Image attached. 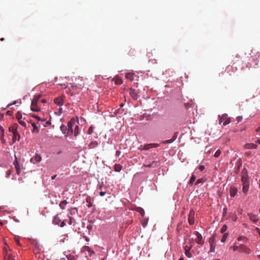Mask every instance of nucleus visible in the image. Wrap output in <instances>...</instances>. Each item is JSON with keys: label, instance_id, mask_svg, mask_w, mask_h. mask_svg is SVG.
Listing matches in <instances>:
<instances>
[{"label": "nucleus", "instance_id": "obj_1", "mask_svg": "<svg viewBox=\"0 0 260 260\" xmlns=\"http://www.w3.org/2000/svg\"><path fill=\"white\" fill-rule=\"evenodd\" d=\"M241 182L242 185V192L245 195H247L249 188V180L248 176V171L246 169H243L241 172Z\"/></svg>", "mask_w": 260, "mask_h": 260}, {"label": "nucleus", "instance_id": "obj_2", "mask_svg": "<svg viewBox=\"0 0 260 260\" xmlns=\"http://www.w3.org/2000/svg\"><path fill=\"white\" fill-rule=\"evenodd\" d=\"M75 124V120L71 119L68 123V131L67 136H70L73 134L74 125Z\"/></svg>", "mask_w": 260, "mask_h": 260}, {"label": "nucleus", "instance_id": "obj_3", "mask_svg": "<svg viewBox=\"0 0 260 260\" xmlns=\"http://www.w3.org/2000/svg\"><path fill=\"white\" fill-rule=\"evenodd\" d=\"M230 122V118L228 117V115L226 114H223L221 116L219 121V124H221L222 122L224 125L229 124Z\"/></svg>", "mask_w": 260, "mask_h": 260}, {"label": "nucleus", "instance_id": "obj_4", "mask_svg": "<svg viewBox=\"0 0 260 260\" xmlns=\"http://www.w3.org/2000/svg\"><path fill=\"white\" fill-rule=\"evenodd\" d=\"M209 244L210 246V252H214L215 249L216 243H215V236L213 235L209 239Z\"/></svg>", "mask_w": 260, "mask_h": 260}, {"label": "nucleus", "instance_id": "obj_5", "mask_svg": "<svg viewBox=\"0 0 260 260\" xmlns=\"http://www.w3.org/2000/svg\"><path fill=\"white\" fill-rule=\"evenodd\" d=\"M17 127H18V125L17 124H14L13 125H11V126H10L9 129L10 132H11L13 133V134H14V135L18 136V141H19L20 138V136L17 133Z\"/></svg>", "mask_w": 260, "mask_h": 260}, {"label": "nucleus", "instance_id": "obj_6", "mask_svg": "<svg viewBox=\"0 0 260 260\" xmlns=\"http://www.w3.org/2000/svg\"><path fill=\"white\" fill-rule=\"evenodd\" d=\"M194 233L197 236V238L195 239L196 242L198 244L203 245L204 243V241L203 239V237L201 234L197 231L195 232Z\"/></svg>", "mask_w": 260, "mask_h": 260}, {"label": "nucleus", "instance_id": "obj_7", "mask_svg": "<svg viewBox=\"0 0 260 260\" xmlns=\"http://www.w3.org/2000/svg\"><path fill=\"white\" fill-rule=\"evenodd\" d=\"M41 160H42V157H41V155L39 154L36 153L35 154V155L30 159V161L31 163L35 164L40 162L41 161Z\"/></svg>", "mask_w": 260, "mask_h": 260}, {"label": "nucleus", "instance_id": "obj_8", "mask_svg": "<svg viewBox=\"0 0 260 260\" xmlns=\"http://www.w3.org/2000/svg\"><path fill=\"white\" fill-rule=\"evenodd\" d=\"M42 95L41 94H37L34 96L32 101H31V104H32V107H34L35 106V104H40L39 103V100L40 98H41ZM34 109H35L34 108H32Z\"/></svg>", "mask_w": 260, "mask_h": 260}, {"label": "nucleus", "instance_id": "obj_9", "mask_svg": "<svg viewBox=\"0 0 260 260\" xmlns=\"http://www.w3.org/2000/svg\"><path fill=\"white\" fill-rule=\"evenodd\" d=\"M248 215L250 220L252 221L254 223H256L258 221L259 218L257 215L253 214L252 213H248Z\"/></svg>", "mask_w": 260, "mask_h": 260}, {"label": "nucleus", "instance_id": "obj_10", "mask_svg": "<svg viewBox=\"0 0 260 260\" xmlns=\"http://www.w3.org/2000/svg\"><path fill=\"white\" fill-rule=\"evenodd\" d=\"M129 94L131 97L134 100H137L138 95L137 91L132 88L129 89Z\"/></svg>", "mask_w": 260, "mask_h": 260}, {"label": "nucleus", "instance_id": "obj_11", "mask_svg": "<svg viewBox=\"0 0 260 260\" xmlns=\"http://www.w3.org/2000/svg\"><path fill=\"white\" fill-rule=\"evenodd\" d=\"M194 212L193 211H190L188 215V222L190 224L194 223Z\"/></svg>", "mask_w": 260, "mask_h": 260}, {"label": "nucleus", "instance_id": "obj_12", "mask_svg": "<svg viewBox=\"0 0 260 260\" xmlns=\"http://www.w3.org/2000/svg\"><path fill=\"white\" fill-rule=\"evenodd\" d=\"M54 102L58 106H62L63 104V98L61 96L57 97L54 100Z\"/></svg>", "mask_w": 260, "mask_h": 260}, {"label": "nucleus", "instance_id": "obj_13", "mask_svg": "<svg viewBox=\"0 0 260 260\" xmlns=\"http://www.w3.org/2000/svg\"><path fill=\"white\" fill-rule=\"evenodd\" d=\"M239 247L241 249V251L244 252L247 254L250 253V250L249 248H247L246 246L244 245L243 244H240Z\"/></svg>", "mask_w": 260, "mask_h": 260}, {"label": "nucleus", "instance_id": "obj_14", "mask_svg": "<svg viewBox=\"0 0 260 260\" xmlns=\"http://www.w3.org/2000/svg\"><path fill=\"white\" fill-rule=\"evenodd\" d=\"M13 164H14V165L15 166V168L16 170V173L18 175H19L20 174V165H19V162L17 161L16 158L15 160H14Z\"/></svg>", "mask_w": 260, "mask_h": 260}, {"label": "nucleus", "instance_id": "obj_15", "mask_svg": "<svg viewBox=\"0 0 260 260\" xmlns=\"http://www.w3.org/2000/svg\"><path fill=\"white\" fill-rule=\"evenodd\" d=\"M158 165H159L158 161H152V162L151 164H148V165L145 164L144 166L147 168H151V167L155 168V167H157V166H158Z\"/></svg>", "mask_w": 260, "mask_h": 260}, {"label": "nucleus", "instance_id": "obj_16", "mask_svg": "<svg viewBox=\"0 0 260 260\" xmlns=\"http://www.w3.org/2000/svg\"><path fill=\"white\" fill-rule=\"evenodd\" d=\"M237 189L235 187H231L230 189L231 197H234L237 193Z\"/></svg>", "mask_w": 260, "mask_h": 260}, {"label": "nucleus", "instance_id": "obj_17", "mask_svg": "<svg viewBox=\"0 0 260 260\" xmlns=\"http://www.w3.org/2000/svg\"><path fill=\"white\" fill-rule=\"evenodd\" d=\"M93 199L91 198L90 196H88L86 198V201L88 203L87 207L88 208H90L92 206V202L93 201Z\"/></svg>", "mask_w": 260, "mask_h": 260}, {"label": "nucleus", "instance_id": "obj_18", "mask_svg": "<svg viewBox=\"0 0 260 260\" xmlns=\"http://www.w3.org/2000/svg\"><path fill=\"white\" fill-rule=\"evenodd\" d=\"M185 254L186 256L189 258L191 257V253L190 252L191 249L190 247L185 246Z\"/></svg>", "mask_w": 260, "mask_h": 260}, {"label": "nucleus", "instance_id": "obj_19", "mask_svg": "<svg viewBox=\"0 0 260 260\" xmlns=\"http://www.w3.org/2000/svg\"><path fill=\"white\" fill-rule=\"evenodd\" d=\"M99 145V143L97 141H92L90 143V144L88 145V148L89 149H93L95 147H96Z\"/></svg>", "mask_w": 260, "mask_h": 260}, {"label": "nucleus", "instance_id": "obj_20", "mask_svg": "<svg viewBox=\"0 0 260 260\" xmlns=\"http://www.w3.org/2000/svg\"><path fill=\"white\" fill-rule=\"evenodd\" d=\"M35 109H34L32 108V104H31V107H30V109H31V110L32 111H35V112H38V111H40L41 109H40V104H35V106H34V107H33Z\"/></svg>", "mask_w": 260, "mask_h": 260}, {"label": "nucleus", "instance_id": "obj_21", "mask_svg": "<svg viewBox=\"0 0 260 260\" xmlns=\"http://www.w3.org/2000/svg\"><path fill=\"white\" fill-rule=\"evenodd\" d=\"M83 250L84 251H88L89 252V255L91 256L92 254H94V252L93 251L91 250L89 246H85L83 247Z\"/></svg>", "mask_w": 260, "mask_h": 260}, {"label": "nucleus", "instance_id": "obj_22", "mask_svg": "<svg viewBox=\"0 0 260 260\" xmlns=\"http://www.w3.org/2000/svg\"><path fill=\"white\" fill-rule=\"evenodd\" d=\"M245 148L247 149H256L257 145L253 143L247 144L245 145Z\"/></svg>", "mask_w": 260, "mask_h": 260}, {"label": "nucleus", "instance_id": "obj_23", "mask_svg": "<svg viewBox=\"0 0 260 260\" xmlns=\"http://www.w3.org/2000/svg\"><path fill=\"white\" fill-rule=\"evenodd\" d=\"M60 222V219L58 215H55L53 219V223L54 224L58 225Z\"/></svg>", "mask_w": 260, "mask_h": 260}, {"label": "nucleus", "instance_id": "obj_24", "mask_svg": "<svg viewBox=\"0 0 260 260\" xmlns=\"http://www.w3.org/2000/svg\"><path fill=\"white\" fill-rule=\"evenodd\" d=\"M177 137V135L175 134L173 136V137L171 139L166 140L164 142V143H166V144L171 143L173 142L176 139Z\"/></svg>", "mask_w": 260, "mask_h": 260}, {"label": "nucleus", "instance_id": "obj_25", "mask_svg": "<svg viewBox=\"0 0 260 260\" xmlns=\"http://www.w3.org/2000/svg\"><path fill=\"white\" fill-rule=\"evenodd\" d=\"M134 74L132 73H128L125 74V78L129 80L133 81L134 80Z\"/></svg>", "mask_w": 260, "mask_h": 260}, {"label": "nucleus", "instance_id": "obj_26", "mask_svg": "<svg viewBox=\"0 0 260 260\" xmlns=\"http://www.w3.org/2000/svg\"><path fill=\"white\" fill-rule=\"evenodd\" d=\"M73 134L75 136H77L79 134V126L77 124H75Z\"/></svg>", "mask_w": 260, "mask_h": 260}, {"label": "nucleus", "instance_id": "obj_27", "mask_svg": "<svg viewBox=\"0 0 260 260\" xmlns=\"http://www.w3.org/2000/svg\"><path fill=\"white\" fill-rule=\"evenodd\" d=\"M67 204V201L66 200H64L60 203L59 207H60L61 209H64Z\"/></svg>", "mask_w": 260, "mask_h": 260}, {"label": "nucleus", "instance_id": "obj_28", "mask_svg": "<svg viewBox=\"0 0 260 260\" xmlns=\"http://www.w3.org/2000/svg\"><path fill=\"white\" fill-rule=\"evenodd\" d=\"M60 131L64 134H66L67 135V131H68V127L63 125V124H62L61 126H60Z\"/></svg>", "mask_w": 260, "mask_h": 260}, {"label": "nucleus", "instance_id": "obj_29", "mask_svg": "<svg viewBox=\"0 0 260 260\" xmlns=\"http://www.w3.org/2000/svg\"><path fill=\"white\" fill-rule=\"evenodd\" d=\"M16 118L17 119V120H19L22 119V115L21 112H20V111L17 112V113L16 114Z\"/></svg>", "mask_w": 260, "mask_h": 260}, {"label": "nucleus", "instance_id": "obj_30", "mask_svg": "<svg viewBox=\"0 0 260 260\" xmlns=\"http://www.w3.org/2000/svg\"><path fill=\"white\" fill-rule=\"evenodd\" d=\"M31 125L34 127L33 130H32V133H38L39 131L38 127L36 126V125L34 123H32L31 124Z\"/></svg>", "mask_w": 260, "mask_h": 260}, {"label": "nucleus", "instance_id": "obj_31", "mask_svg": "<svg viewBox=\"0 0 260 260\" xmlns=\"http://www.w3.org/2000/svg\"><path fill=\"white\" fill-rule=\"evenodd\" d=\"M122 83V80L121 78L117 77L115 78V84L120 85Z\"/></svg>", "mask_w": 260, "mask_h": 260}, {"label": "nucleus", "instance_id": "obj_32", "mask_svg": "<svg viewBox=\"0 0 260 260\" xmlns=\"http://www.w3.org/2000/svg\"><path fill=\"white\" fill-rule=\"evenodd\" d=\"M122 169V166L120 165H115V170L116 172H120Z\"/></svg>", "mask_w": 260, "mask_h": 260}, {"label": "nucleus", "instance_id": "obj_33", "mask_svg": "<svg viewBox=\"0 0 260 260\" xmlns=\"http://www.w3.org/2000/svg\"><path fill=\"white\" fill-rule=\"evenodd\" d=\"M76 221L75 219L71 216H69V224L70 225L72 224L73 223H75Z\"/></svg>", "mask_w": 260, "mask_h": 260}, {"label": "nucleus", "instance_id": "obj_34", "mask_svg": "<svg viewBox=\"0 0 260 260\" xmlns=\"http://www.w3.org/2000/svg\"><path fill=\"white\" fill-rule=\"evenodd\" d=\"M151 148V147H150V144H146V145H145L143 148H142V150H149V149Z\"/></svg>", "mask_w": 260, "mask_h": 260}, {"label": "nucleus", "instance_id": "obj_35", "mask_svg": "<svg viewBox=\"0 0 260 260\" xmlns=\"http://www.w3.org/2000/svg\"><path fill=\"white\" fill-rule=\"evenodd\" d=\"M195 180H196L195 176L194 175H192L191 177L190 180H189V184H192L194 182V181H195Z\"/></svg>", "mask_w": 260, "mask_h": 260}, {"label": "nucleus", "instance_id": "obj_36", "mask_svg": "<svg viewBox=\"0 0 260 260\" xmlns=\"http://www.w3.org/2000/svg\"><path fill=\"white\" fill-rule=\"evenodd\" d=\"M238 240L239 241H243V242L247 241V238L245 237L240 236L238 238Z\"/></svg>", "mask_w": 260, "mask_h": 260}, {"label": "nucleus", "instance_id": "obj_37", "mask_svg": "<svg viewBox=\"0 0 260 260\" xmlns=\"http://www.w3.org/2000/svg\"><path fill=\"white\" fill-rule=\"evenodd\" d=\"M67 257L68 260H77L76 257L74 255L71 254L67 255Z\"/></svg>", "mask_w": 260, "mask_h": 260}, {"label": "nucleus", "instance_id": "obj_38", "mask_svg": "<svg viewBox=\"0 0 260 260\" xmlns=\"http://www.w3.org/2000/svg\"><path fill=\"white\" fill-rule=\"evenodd\" d=\"M18 121L19 123L20 124H21L22 126H23V127H26V123L24 121L21 120V119L18 120Z\"/></svg>", "mask_w": 260, "mask_h": 260}, {"label": "nucleus", "instance_id": "obj_39", "mask_svg": "<svg viewBox=\"0 0 260 260\" xmlns=\"http://www.w3.org/2000/svg\"><path fill=\"white\" fill-rule=\"evenodd\" d=\"M221 154V151L219 150H217L214 153V156L215 157H218Z\"/></svg>", "mask_w": 260, "mask_h": 260}, {"label": "nucleus", "instance_id": "obj_40", "mask_svg": "<svg viewBox=\"0 0 260 260\" xmlns=\"http://www.w3.org/2000/svg\"><path fill=\"white\" fill-rule=\"evenodd\" d=\"M227 236L228 235L226 234H224L221 238V241L222 242H224L226 240Z\"/></svg>", "mask_w": 260, "mask_h": 260}, {"label": "nucleus", "instance_id": "obj_41", "mask_svg": "<svg viewBox=\"0 0 260 260\" xmlns=\"http://www.w3.org/2000/svg\"><path fill=\"white\" fill-rule=\"evenodd\" d=\"M31 116L37 119L39 121H45V119H41L39 116H38L37 115H32Z\"/></svg>", "mask_w": 260, "mask_h": 260}, {"label": "nucleus", "instance_id": "obj_42", "mask_svg": "<svg viewBox=\"0 0 260 260\" xmlns=\"http://www.w3.org/2000/svg\"><path fill=\"white\" fill-rule=\"evenodd\" d=\"M150 145L151 148H153V147H157L159 146V145L157 143H151V144H150Z\"/></svg>", "mask_w": 260, "mask_h": 260}, {"label": "nucleus", "instance_id": "obj_43", "mask_svg": "<svg viewBox=\"0 0 260 260\" xmlns=\"http://www.w3.org/2000/svg\"><path fill=\"white\" fill-rule=\"evenodd\" d=\"M93 133V128L92 126H90L88 130V134L91 135Z\"/></svg>", "mask_w": 260, "mask_h": 260}, {"label": "nucleus", "instance_id": "obj_44", "mask_svg": "<svg viewBox=\"0 0 260 260\" xmlns=\"http://www.w3.org/2000/svg\"><path fill=\"white\" fill-rule=\"evenodd\" d=\"M242 119H243V117L242 116H238L236 118V120L238 122H240V121H241Z\"/></svg>", "mask_w": 260, "mask_h": 260}, {"label": "nucleus", "instance_id": "obj_45", "mask_svg": "<svg viewBox=\"0 0 260 260\" xmlns=\"http://www.w3.org/2000/svg\"><path fill=\"white\" fill-rule=\"evenodd\" d=\"M18 136L17 135H14V134H13V142H15V141L16 140H18Z\"/></svg>", "mask_w": 260, "mask_h": 260}, {"label": "nucleus", "instance_id": "obj_46", "mask_svg": "<svg viewBox=\"0 0 260 260\" xmlns=\"http://www.w3.org/2000/svg\"><path fill=\"white\" fill-rule=\"evenodd\" d=\"M199 169L200 170V171H204V170L205 169L204 166H203V165L200 166L199 167Z\"/></svg>", "mask_w": 260, "mask_h": 260}, {"label": "nucleus", "instance_id": "obj_47", "mask_svg": "<svg viewBox=\"0 0 260 260\" xmlns=\"http://www.w3.org/2000/svg\"><path fill=\"white\" fill-rule=\"evenodd\" d=\"M15 241L18 245H20V241L18 238H15Z\"/></svg>", "mask_w": 260, "mask_h": 260}, {"label": "nucleus", "instance_id": "obj_48", "mask_svg": "<svg viewBox=\"0 0 260 260\" xmlns=\"http://www.w3.org/2000/svg\"><path fill=\"white\" fill-rule=\"evenodd\" d=\"M66 225V223H65V221L63 220V221H62L60 224V227H63Z\"/></svg>", "mask_w": 260, "mask_h": 260}, {"label": "nucleus", "instance_id": "obj_49", "mask_svg": "<svg viewBox=\"0 0 260 260\" xmlns=\"http://www.w3.org/2000/svg\"><path fill=\"white\" fill-rule=\"evenodd\" d=\"M226 230V225H224L222 228V229H221V232L222 233L224 232V231H225Z\"/></svg>", "mask_w": 260, "mask_h": 260}, {"label": "nucleus", "instance_id": "obj_50", "mask_svg": "<svg viewBox=\"0 0 260 260\" xmlns=\"http://www.w3.org/2000/svg\"><path fill=\"white\" fill-rule=\"evenodd\" d=\"M13 259H14V258L10 255H8L7 260H13Z\"/></svg>", "mask_w": 260, "mask_h": 260}, {"label": "nucleus", "instance_id": "obj_51", "mask_svg": "<svg viewBox=\"0 0 260 260\" xmlns=\"http://www.w3.org/2000/svg\"><path fill=\"white\" fill-rule=\"evenodd\" d=\"M121 154V151H120L119 150H117L116 151V156H119Z\"/></svg>", "mask_w": 260, "mask_h": 260}, {"label": "nucleus", "instance_id": "obj_52", "mask_svg": "<svg viewBox=\"0 0 260 260\" xmlns=\"http://www.w3.org/2000/svg\"><path fill=\"white\" fill-rule=\"evenodd\" d=\"M106 192L105 191H101V192H100V195L101 196H105V195L106 194Z\"/></svg>", "mask_w": 260, "mask_h": 260}, {"label": "nucleus", "instance_id": "obj_53", "mask_svg": "<svg viewBox=\"0 0 260 260\" xmlns=\"http://www.w3.org/2000/svg\"><path fill=\"white\" fill-rule=\"evenodd\" d=\"M62 109L61 108H60L58 110V114L60 115L62 113Z\"/></svg>", "mask_w": 260, "mask_h": 260}, {"label": "nucleus", "instance_id": "obj_54", "mask_svg": "<svg viewBox=\"0 0 260 260\" xmlns=\"http://www.w3.org/2000/svg\"><path fill=\"white\" fill-rule=\"evenodd\" d=\"M141 210V211H139V212H140V214H141L142 216H143V215H144V213H144V210H143V209H141V210Z\"/></svg>", "mask_w": 260, "mask_h": 260}, {"label": "nucleus", "instance_id": "obj_55", "mask_svg": "<svg viewBox=\"0 0 260 260\" xmlns=\"http://www.w3.org/2000/svg\"><path fill=\"white\" fill-rule=\"evenodd\" d=\"M201 182H202V180L201 179H198L197 180V181H196V182L195 183V184L196 185H198V184L200 183Z\"/></svg>", "mask_w": 260, "mask_h": 260}, {"label": "nucleus", "instance_id": "obj_56", "mask_svg": "<svg viewBox=\"0 0 260 260\" xmlns=\"http://www.w3.org/2000/svg\"><path fill=\"white\" fill-rule=\"evenodd\" d=\"M6 114L7 115H11L12 114V112L11 111H10V110H8L7 112H6Z\"/></svg>", "mask_w": 260, "mask_h": 260}, {"label": "nucleus", "instance_id": "obj_57", "mask_svg": "<svg viewBox=\"0 0 260 260\" xmlns=\"http://www.w3.org/2000/svg\"><path fill=\"white\" fill-rule=\"evenodd\" d=\"M71 87L73 88H77V85L76 84H72V85H71Z\"/></svg>", "mask_w": 260, "mask_h": 260}, {"label": "nucleus", "instance_id": "obj_58", "mask_svg": "<svg viewBox=\"0 0 260 260\" xmlns=\"http://www.w3.org/2000/svg\"><path fill=\"white\" fill-rule=\"evenodd\" d=\"M255 131L257 133H259V135L260 136V127H258V128H257Z\"/></svg>", "mask_w": 260, "mask_h": 260}, {"label": "nucleus", "instance_id": "obj_59", "mask_svg": "<svg viewBox=\"0 0 260 260\" xmlns=\"http://www.w3.org/2000/svg\"><path fill=\"white\" fill-rule=\"evenodd\" d=\"M16 103V101H14L13 103L12 104H9L8 106H7V108H9L10 106L11 105H14Z\"/></svg>", "mask_w": 260, "mask_h": 260}, {"label": "nucleus", "instance_id": "obj_60", "mask_svg": "<svg viewBox=\"0 0 260 260\" xmlns=\"http://www.w3.org/2000/svg\"><path fill=\"white\" fill-rule=\"evenodd\" d=\"M11 174V171L10 170H8L7 172V177H8Z\"/></svg>", "mask_w": 260, "mask_h": 260}, {"label": "nucleus", "instance_id": "obj_61", "mask_svg": "<svg viewBox=\"0 0 260 260\" xmlns=\"http://www.w3.org/2000/svg\"><path fill=\"white\" fill-rule=\"evenodd\" d=\"M238 246H234V249H234V251H236V250H238Z\"/></svg>", "mask_w": 260, "mask_h": 260}, {"label": "nucleus", "instance_id": "obj_62", "mask_svg": "<svg viewBox=\"0 0 260 260\" xmlns=\"http://www.w3.org/2000/svg\"><path fill=\"white\" fill-rule=\"evenodd\" d=\"M256 230L257 232V233H258V234L259 235L260 234V229L259 228H257L256 229Z\"/></svg>", "mask_w": 260, "mask_h": 260}, {"label": "nucleus", "instance_id": "obj_63", "mask_svg": "<svg viewBox=\"0 0 260 260\" xmlns=\"http://www.w3.org/2000/svg\"><path fill=\"white\" fill-rule=\"evenodd\" d=\"M56 176H57L56 175H54V176H52L51 179H52V180L55 179V178L56 177Z\"/></svg>", "mask_w": 260, "mask_h": 260}, {"label": "nucleus", "instance_id": "obj_64", "mask_svg": "<svg viewBox=\"0 0 260 260\" xmlns=\"http://www.w3.org/2000/svg\"><path fill=\"white\" fill-rule=\"evenodd\" d=\"M40 102L41 103H45L46 102V100L45 99H43V100H41Z\"/></svg>", "mask_w": 260, "mask_h": 260}]
</instances>
